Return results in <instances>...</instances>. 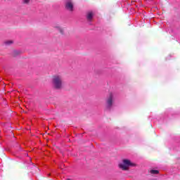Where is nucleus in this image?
<instances>
[{"mask_svg":"<svg viewBox=\"0 0 180 180\" xmlns=\"http://www.w3.org/2000/svg\"><path fill=\"white\" fill-rule=\"evenodd\" d=\"M52 84L55 89H61L63 88V76L56 75L52 78Z\"/></svg>","mask_w":180,"mask_h":180,"instance_id":"nucleus-1","label":"nucleus"},{"mask_svg":"<svg viewBox=\"0 0 180 180\" xmlns=\"http://www.w3.org/2000/svg\"><path fill=\"white\" fill-rule=\"evenodd\" d=\"M113 102H115V95L110 93L107 97L105 102V108L107 110H110L113 108Z\"/></svg>","mask_w":180,"mask_h":180,"instance_id":"nucleus-2","label":"nucleus"},{"mask_svg":"<svg viewBox=\"0 0 180 180\" xmlns=\"http://www.w3.org/2000/svg\"><path fill=\"white\" fill-rule=\"evenodd\" d=\"M133 163L129 160L124 159L122 160V163L119 165V167L121 169L124 171H127L129 169V167H132Z\"/></svg>","mask_w":180,"mask_h":180,"instance_id":"nucleus-3","label":"nucleus"},{"mask_svg":"<svg viewBox=\"0 0 180 180\" xmlns=\"http://www.w3.org/2000/svg\"><path fill=\"white\" fill-rule=\"evenodd\" d=\"M65 8L69 12H74V1L72 0H65Z\"/></svg>","mask_w":180,"mask_h":180,"instance_id":"nucleus-4","label":"nucleus"},{"mask_svg":"<svg viewBox=\"0 0 180 180\" xmlns=\"http://www.w3.org/2000/svg\"><path fill=\"white\" fill-rule=\"evenodd\" d=\"M93 18H94V12H92V11L88 12L87 15H86L87 20H89V22H91V20H92Z\"/></svg>","mask_w":180,"mask_h":180,"instance_id":"nucleus-5","label":"nucleus"},{"mask_svg":"<svg viewBox=\"0 0 180 180\" xmlns=\"http://www.w3.org/2000/svg\"><path fill=\"white\" fill-rule=\"evenodd\" d=\"M53 27L55 29H57L58 32H60V33L61 34H64V28L61 27V26L58 25H56L55 26H53Z\"/></svg>","mask_w":180,"mask_h":180,"instance_id":"nucleus-6","label":"nucleus"},{"mask_svg":"<svg viewBox=\"0 0 180 180\" xmlns=\"http://www.w3.org/2000/svg\"><path fill=\"white\" fill-rule=\"evenodd\" d=\"M150 174H152L153 175H158V174H159V172L157 169H151Z\"/></svg>","mask_w":180,"mask_h":180,"instance_id":"nucleus-7","label":"nucleus"},{"mask_svg":"<svg viewBox=\"0 0 180 180\" xmlns=\"http://www.w3.org/2000/svg\"><path fill=\"white\" fill-rule=\"evenodd\" d=\"M5 43H6V44L9 45V44H12L13 41H7Z\"/></svg>","mask_w":180,"mask_h":180,"instance_id":"nucleus-8","label":"nucleus"},{"mask_svg":"<svg viewBox=\"0 0 180 180\" xmlns=\"http://www.w3.org/2000/svg\"><path fill=\"white\" fill-rule=\"evenodd\" d=\"M30 0H23V4H29Z\"/></svg>","mask_w":180,"mask_h":180,"instance_id":"nucleus-9","label":"nucleus"}]
</instances>
